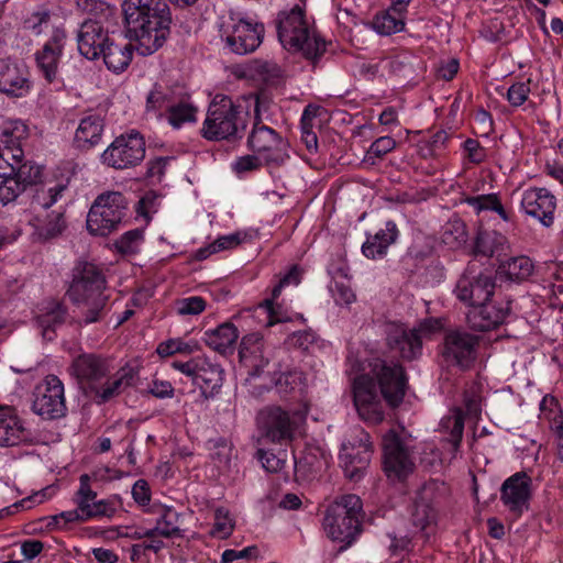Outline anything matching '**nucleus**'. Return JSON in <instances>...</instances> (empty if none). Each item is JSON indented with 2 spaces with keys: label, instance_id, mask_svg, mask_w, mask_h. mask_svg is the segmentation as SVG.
<instances>
[{
  "label": "nucleus",
  "instance_id": "62",
  "mask_svg": "<svg viewBox=\"0 0 563 563\" xmlns=\"http://www.w3.org/2000/svg\"><path fill=\"white\" fill-rule=\"evenodd\" d=\"M395 147L396 141L393 137L380 136L371 144L365 161L367 162L372 159V157L382 158Z\"/></svg>",
  "mask_w": 563,
  "mask_h": 563
},
{
  "label": "nucleus",
  "instance_id": "34",
  "mask_svg": "<svg viewBox=\"0 0 563 563\" xmlns=\"http://www.w3.org/2000/svg\"><path fill=\"white\" fill-rule=\"evenodd\" d=\"M239 338V331L232 322H224L216 329L205 332L203 341L212 350L220 354L232 352Z\"/></svg>",
  "mask_w": 563,
  "mask_h": 563
},
{
  "label": "nucleus",
  "instance_id": "8",
  "mask_svg": "<svg viewBox=\"0 0 563 563\" xmlns=\"http://www.w3.org/2000/svg\"><path fill=\"white\" fill-rule=\"evenodd\" d=\"M442 323L439 319L427 318L412 329L402 324H389L386 331L387 344L391 351L397 352L401 358L412 361L422 353V340L439 331Z\"/></svg>",
  "mask_w": 563,
  "mask_h": 563
},
{
  "label": "nucleus",
  "instance_id": "7",
  "mask_svg": "<svg viewBox=\"0 0 563 563\" xmlns=\"http://www.w3.org/2000/svg\"><path fill=\"white\" fill-rule=\"evenodd\" d=\"M129 211V199L120 191L97 196L87 216V230L92 235L107 236L117 231Z\"/></svg>",
  "mask_w": 563,
  "mask_h": 563
},
{
  "label": "nucleus",
  "instance_id": "59",
  "mask_svg": "<svg viewBox=\"0 0 563 563\" xmlns=\"http://www.w3.org/2000/svg\"><path fill=\"white\" fill-rule=\"evenodd\" d=\"M253 355H249L244 358H241L242 362L250 368V375L260 376L264 368L268 365L271 353L266 347H263Z\"/></svg>",
  "mask_w": 563,
  "mask_h": 563
},
{
  "label": "nucleus",
  "instance_id": "51",
  "mask_svg": "<svg viewBox=\"0 0 563 563\" xmlns=\"http://www.w3.org/2000/svg\"><path fill=\"white\" fill-rule=\"evenodd\" d=\"M22 147L3 148L0 151V177L8 178L14 175L18 163L23 161Z\"/></svg>",
  "mask_w": 563,
  "mask_h": 563
},
{
  "label": "nucleus",
  "instance_id": "35",
  "mask_svg": "<svg viewBox=\"0 0 563 563\" xmlns=\"http://www.w3.org/2000/svg\"><path fill=\"white\" fill-rule=\"evenodd\" d=\"M32 225L34 228L33 238L38 242H46L59 236L66 229V221L63 212L52 211L45 219L36 216L33 219Z\"/></svg>",
  "mask_w": 563,
  "mask_h": 563
},
{
  "label": "nucleus",
  "instance_id": "9",
  "mask_svg": "<svg viewBox=\"0 0 563 563\" xmlns=\"http://www.w3.org/2000/svg\"><path fill=\"white\" fill-rule=\"evenodd\" d=\"M172 367L190 377L206 400L214 398L222 388L224 369L205 355H197L185 362L174 361Z\"/></svg>",
  "mask_w": 563,
  "mask_h": 563
},
{
  "label": "nucleus",
  "instance_id": "64",
  "mask_svg": "<svg viewBox=\"0 0 563 563\" xmlns=\"http://www.w3.org/2000/svg\"><path fill=\"white\" fill-rule=\"evenodd\" d=\"M530 93V82H516L511 85L507 91V99L514 107H519L525 103Z\"/></svg>",
  "mask_w": 563,
  "mask_h": 563
},
{
  "label": "nucleus",
  "instance_id": "44",
  "mask_svg": "<svg viewBox=\"0 0 563 563\" xmlns=\"http://www.w3.org/2000/svg\"><path fill=\"white\" fill-rule=\"evenodd\" d=\"M32 200L31 207L33 211L46 210L52 207L65 190L63 185H54L47 187L45 185L35 186L31 188Z\"/></svg>",
  "mask_w": 563,
  "mask_h": 563
},
{
  "label": "nucleus",
  "instance_id": "1",
  "mask_svg": "<svg viewBox=\"0 0 563 563\" xmlns=\"http://www.w3.org/2000/svg\"><path fill=\"white\" fill-rule=\"evenodd\" d=\"M126 32L137 43V52L148 56L157 52L170 34L172 13L165 0H124Z\"/></svg>",
  "mask_w": 563,
  "mask_h": 563
},
{
  "label": "nucleus",
  "instance_id": "16",
  "mask_svg": "<svg viewBox=\"0 0 563 563\" xmlns=\"http://www.w3.org/2000/svg\"><path fill=\"white\" fill-rule=\"evenodd\" d=\"M477 336L463 331H450L445 334L441 355L448 366L467 369L476 358Z\"/></svg>",
  "mask_w": 563,
  "mask_h": 563
},
{
  "label": "nucleus",
  "instance_id": "49",
  "mask_svg": "<svg viewBox=\"0 0 563 563\" xmlns=\"http://www.w3.org/2000/svg\"><path fill=\"white\" fill-rule=\"evenodd\" d=\"M442 242L450 249H459L467 241L466 224L462 220L449 221L442 233Z\"/></svg>",
  "mask_w": 563,
  "mask_h": 563
},
{
  "label": "nucleus",
  "instance_id": "6",
  "mask_svg": "<svg viewBox=\"0 0 563 563\" xmlns=\"http://www.w3.org/2000/svg\"><path fill=\"white\" fill-rule=\"evenodd\" d=\"M266 100L256 98L254 122L246 145L250 151L263 158L265 165L280 166L289 158L288 143L274 129L262 122L261 111L266 109Z\"/></svg>",
  "mask_w": 563,
  "mask_h": 563
},
{
  "label": "nucleus",
  "instance_id": "36",
  "mask_svg": "<svg viewBox=\"0 0 563 563\" xmlns=\"http://www.w3.org/2000/svg\"><path fill=\"white\" fill-rule=\"evenodd\" d=\"M101 56L109 70L120 74L124 71L132 62L133 45L130 43L115 44L110 41L101 53Z\"/></svg>",
  "mask_w": 563,
  "mask_h": 563
},
{
  "label": "nucleus",
  "instance_id": "4",
  "mask_svg": "<svg viewBox=\"0 0 563 563\" xmlns=\"http://www.w3.org/2000/svg\"><path fill=\"white\" fill-rule=\"evenodd\" d=\"M247 126V112L230 97L217 95L210 102L201 128L208 141L242 139Z\"/></svg>",
  "mask_w": 563,
  "mask_h": 563
},
{
  "label": "nucleus",
  "instance_id": "12",
  "mask_svg": "<svg viewBox=\"0 0 563 563\" xmlns=\"http://www.w3.org/2000/svg\"><path fill=\"white\" fill-rule=\"evenodd\" d=\"M256 421L262 435L274 443L292 441L298 429V421L295 415L279 406L263 408L257 413Z\"/></svg>",
  "mask_w": 563,
  "mask_h": 563
},
{
  "label": "nucleus",
  "instance_id": "60",
  "mask_svg": "<svg viewBox=\"0 0 563 563\" xmlns=\"http://www.w3.org/2000/svg\"><path fill=\"white\" fill-rule=\"evenodd\" d=\"M41 167L31 162L18 163L14 176L26 187L41 178Z\"/></svg>",
  "mask_w": 563,
  "mask_h": 563
},
{
  "label": "nucleus",
  "instance_id": "15",
  "mask_svg": "<svg viewBox=\"0 0 563 563\" xmlns=\"http://www.w3.org/2000/svg\"><path fill=\"white\" fill-rule=\"evenodd\" d=\"M384 471L388 477L402 479L413 471L411 451L399 434L389 430L383 438Z\"/></svg>",
  "mask_w": 563,
  "mask_h": 563
},
{
  "label": "nucleus",
  "instance_id": "17",
  "mask_svg": "<svg viewBox=\"0 0 563 563\" xmlns=\"http://www.w3.org/2000/svg\"><path fill=\"white\" fill-rule=\"evenodd\" d=\"M532 497V479L526 472H517L504 481L500 487V501L514 519L529 509Z\"/></svg>",
  "mask_w": 563,
  "mask_h": 563
},
{
  "label": "nucleus",
  "instance_id": "28",
  "mask_svg": "<svg viewBox=\"0 0 563 563\" xmlns=\"http://www.w3.org/2000/svg\"><path fill=\"white\" fill-rule=\"evenodd\" d=\"M29 432L12 407L0 408V445L14 446L26 440Z\"/></svg>",
  "mask_w": 563,
  "mask_h": 563
},
{
  "label": "nucleus",
  "instance_id": "22",
  "mask_svg": "<svg viewBox=\"0 0 563 563\" xmlns=\"http://www.w3.org/2000/svg\"><path fill=\"white\" fill-rule=\"evenodd\" d=\"M521 210L529 217L549 228L554 222L556 198L547 188L530 187L522 192Z\"/></svg>",
  "mask_w": 563,
  "mask_h": 563
},
{
  "label": "nucleus",
  "instance_id": "42",
  "mask_svg": "<svg viewBox=\"0 0 563 563\" xmlns=\"http://www.w3.org/2000/svg\"><path fill=\"white\" fill-rule=\"evenodd\" d=\"M441 428L449 433L448 442L452 445V453L456 454L460 449L464 431V413L456 408L448 417L441 420Z\"/></svg>",
  "mask_w": 563,
  "mask_h": 563
},
{
  "label": "nucleus",
  "instance_id": "19",
  "mask_svg": "<svg viewBox=\"0 0 563 563\" xmlns=\"http://www.w3.org/2000/svg\"><path fill=\"white\" fill-rule=\"evenodd\" d=\"M353 400L358 416L368 423H379L384 411L376 385L369 375L362 374L353 380Z\"/></svg>",
  "mask_w": 563,
  "mask_h": 563
},
{
  "label": "nucleus",
  "instance_id": "32",
  "mask_svg": "<svg viewBox=\"0 0 563 563\" xmlns=\"http://www.w3.org/2000/svg\"><path fill=\"white\" fill-rule=\"evenodd\" d=\"M66 317L67 308L58 301H49L43 307L36 322L44 340L55 339L56 330L64 324Z\"/></svg>",
  "mask_w": 563,
  "mask_h": 563
},
{
  "label": "nucleus",
  "instance_id": "46",
  "mask_svg": "<svg viewBox=\"0 0 563 563\" xmlns=\"http://www.w3.org/2000/svg\"><path fill=\"white\" fill-rule=\"evenodd\" d=\"M465 202L473 207L474 210L479 213L485 210L495 211L499 214V217L505 220L509 221L510 217L509 213L505 210L503 207L500 199L498 195L496 194H488V195H478V196H472L465 198Z\"/></svg>",
  "mask_w": 563,
  "mask_h": 563
},
{
  "label": "nucleus",
  "instance_id": "45",
  "mask_svg": "<svg viewBox=\"0 0 563 563\" xmlns=\"http://www.w3.org/2000/svg\"><path fill=\"white\" fill-rule=\"evenodd\" d=\"M175 96L169 88L155 86L146 98V111L161 115L163 111H169Z\"/></svg>",
  "mask_w": 563,
  "mask_h": 563
},
{
  "label": "nucleus",
  "instance_id": "3",
  "mask_svg": "<svg viewBox=\"0 0 563 563\" xmlns=\"http://www.w3.org/2000/svg\"><path fill=\"white\" fill-rule=\"evenodd\" d=\"M276 29L282 45L288 51L301 52L307 59L316 62L325 52V42L314 34L299 5L280 12Z\"/></svg>",
  "mask_w": 563,
  "mask_h": 563
},
{
  "label": "nucleus",
  "instance_id": "33",
  "mask_svg": "<svg viewBox=\"0 0 563 563\" xmlns=\"http://www.w3.org/2000/svg\"><path fill=\"white\" fill-rule=\"evenodd\" d=\"M398 235L396 223L387 221L385 229H380L374 235H368L362 245L363 254L371 260L380 258L386 255L387 249Z\"/></svg>",
  "mask_w": 563,
  "mask_h": 563
},
{
  "label": "nucleus",
  "instance_id": "27",
  "mask_svg": "<svg viewBox=\"0 0 563 563\" xmlns=\"http://www.w3.org/2000/svg\"><path fill=\"white\" fill-rule=\"evenodd\" d=\"M64 46L65 42H46L43 45L42 49L38 51L35 55L36 64L41 74L49 84L57 82L63 86L65 85V79L60 76L58 71V63Z\"/></svg>",
  "mask_w": 563,
  "mask_h": 563
},
{
  "label": "nucleus",
  "instance_id": "47",
  "mask_svg": "<svg viewBox=\"0 0 563 563\" xmlns=\"http://www.w3.org/2000/svg\"><path fill=\"white\" fill-rule=\"evenodd\" d=\"M29 134L27 126L20 120L5 121L1 129V140L4 144L3 148L21 147V142Z\"/></svg>",
  "mask_w": 563,
  "mask_h": 563
},
{
  "label": "nucleus",
  "instance_id": "61",
  "mask_svg": "<svg viewBox=\"0 0 563 563\" xmlns=\"http://www.w3.org/2000/svg\"><path fill=\"white\" fill-rule=\"evenodd\" d=\"M172 159L173 158L168 156H159L154 159H150L146 164V179L152 184L161 183L165 174L166 167Z\"/></svg>",
  "mask_w": 563,
  "mask_h": 563
},
{
  "label": "nucleus",
  "instance_id": "24",
  "mask_svg": "<svg viewBox=\"0 0 563 563\" xmlns=\"http://www.w3.org/2000/svg\"><path fill=\"white\" fill-rule=\"evenodd\" d=\"M110 41L108 30L96 20L82 22L77 34L79 53L90 60L99 58Z\"/></svg>",
  "mask_w": 563,
  "mask_h": 563
},
{
  "label": "nucleus",
  "instance_id": "20",
  "mask_svg": "<svg viewBox=\"0 0 563 563\" xmlns=\"http://www.w3.org/2000/svg\"><path fill=\"white\" fill-rule=\"evenodd\" d=\"M97 493L90 486V476L82 474L79 477V488L74 501L82 510L85 521L93 518H112L121 504L119 496L96 500Z\"/></svg>",
  "mask_w": 563,
  "mask_h": 563
},
{
  "label": "nucleus",
  "instance_id": "38",
  "mask_svg": "<svg viewBox=\"0 0 563 563\" xmlns=\"http://www.w3.org/2000/svg\"><path fill=\"white\" fill-rule=\"evenodd\" d=\"M507 238L497 231H479L477 233L474 252L483 256H500L505 252Z\"/></svg>",
  "mask_w": 563,
  "mask_h": 563
},
{
  "label": "nucleus",
  "instance_id": "56",
  "mask_svg": "<svg viewBox=\"0 0 563 563\" xmlns=\"http://www.w3.org/2000/svg\"><path fill=\"white\" fill-rule=\"evenodd\" d=\"M207 302L200 296H191L177 300L176 311L180 316H197L206 309Z\"/></svg>",
  "mask_w": 563,
  "mask_h": 563
},
{
  "label": "nucleus",
  "instance_id": "13",
  "mask_svg": "<svg viewBox=\"0 0 563 563\" xmlns=\"http://www.w3.org/2000/svg\"><path fill=\"white\" fill-rule=\"evenodd\" d=\"M264 33V24L252 19H231L223 30L228 47L240 55L254 52L262 44Z\"/></svg>",
  "mask_w": 563,
  "mask_h": 563
},
{
  "label": "nucleus",
  "instance_id": "14",
  "mask_svg": "<svg viewBox=\"0 0 563 563\" xmlns=\"http://www.w3.org/2000/svg\"><path fill=\"white\" fill-rule=\"evenodd\" d=\"M495 279L488 272L475 274L468 266L456 283L454 292L457 299L471 308L489 301L495 292Z\"/></svg>",
  "mask_w": 563,
  "mask_h": 563
},
{
  "label": "nucleus",
  "instance_id": "39",
  "mask_svg": "<svg viewBox=\"0 0 563 563\" xmlns=\"http://www.w3.org/2000/svg\"><path fill=\"white\" fill-rule=\"evenodd\" d=\"M277 298H268L254 307L253 309L245 310L244 313L257 321L260 325L272 327L276 323L287 322L289 318L285 316L280 307L275 306L274 301Z\"/></svg>",
  "mask_w": 563,
  "mask_h": 563
},
{
  "label": "nucleus",
  "instance_id": "23",
  "mask_svg": "<svg viewBox=\"0 0 563 563\" xmlns=\"http://www.w3.org/2000/svg\"><path fill=\"white\" fill-rule=\"evenodd\" d=\"M32 88L26 65L10 58L0 59V93L10 98L26 96Z\"/></svg>",
  "mask_w": 563,
  "mask_h": 563
},
{
  "label": "nucleus",
  "instance_id": "11",
  "mask_svg": "<svg viewBox=\"0 0 563 563\" xmlns=\"http://www.w3.org/2000/svg\"><path fill=\"white\" fill-rule=\"evenodd\" d=\"M32 410L43 419L62 418L67 412L65 388L56 375H47L33 391Z\"/></svg>",
  "mask_w": 563,
  "mask_h": 563
},
{
  "label": "nucleus",
  "instance_id": "25",
  "mask_svg": "<svg viewBox=\"0 0 563 563\" xmlns=\"http://www.w3.org/2000/svg\"><path fill=\"white\" fill-rule=\"evenodd\" d=\"M24 27L33 35L49 34L47 42H66V31L56 14L45 8L32 12L24 21Z\"/></svg>",
  "mask_w": 563,
  "mask_h": 563
},
{
  "label": "nucleus",
  "instance_id": "18",
  "mask_svg": "<svg viewBox=\"0 0 563 563\" xmlns=\"http://www.w3.org/2000/svg\"><path fill=\"white\" fill-rule=\"evenodd\" d=\"M111 372V365L108 358L95 354L82 353L75 357L68 367V373L78 384L88 388L91 393L100 385Z\"/></svg>",
  "mask_w": 563,
  "mask_h": 563
},
{
  "label": "nucleus",
  "instance_id": "40",
  "mask_svg": "<svg viewBox=\"0 0 563 563\" xmlns=\"http://www.w3.org/2000/svg\"><path fill=\"white\" fill-rule=\"evenodd\" d=\"M411 520L413 526L419 528L421 531H426L435 523L437 510L431 505L426 490L419 494L413 503Z\"/></svg>",
  "mask_w": 563,
  "mask_h": 563
},
{
  "label": "nucleus",
  "instance_id": "2",
  "mask_svg": "<svg viewBox=\"0 0 563 563\" xmlns=\"http://www.w3.org/2000/svg\"><path fill=\"white\" fill-rule=\"evenodd\" d=\"M67 296L80 311L79 325L102 321L110 311L106 276L97 265L79 262L73 269V278Z\"/></svg>",
  "mask_w": 563,
  "mask_h": 563
},
{
  "label": "nucleus",
  "instance_id": "21",
  "mask_svg": "<svg viewBox=\"0 0 563 563\" xmlns=\"http://www.w3.org/2000/svg\"><path fill=\"white\" fill-rule=\"evenodd\" d=\"M382 396L391 407L404 400L408 387V378L404 367L394 362H382L374 368Z\"/></svg>",
  "mask_w": 563,
  "mask_h": 563
},
{
  "label": "nucleus",
  "instance_id": "26",
  "mask_svg": "<svg viewBox=\"0 0 563 563\" xmlns=\"http://www.w3.org/2000/svg\"><path fill=\"white\" fill-rule=\"evenodd\" d=\"M509 313V307H497L490 301L470 308L466 319L470 327L477 331H489L501 324Z\"/></svg>",
  "mask_w": 563,
  "mask_h": 563
},
{
  "label": "nucleus",
  "instance_id": "29",
  "mask_svg": "<svg viewBox=\"0 0 563 563\" xmlns=\"http://www.w3.org/2000/svg\"><path fill=\"white\" fill-rule=\"evenodd\" d=\"M373 450L361 449L354 450L351 443L345 448H341L339 460L345 476L352 482H358L365 474Z\"/></svg>",
  "mask_w": 563,
  "mask_h": 563
},
{
  "label": "nucleus",
  "instance_id": "63",
  "mask_svg": "<svg viewBox=\"0 0 563 563\" xmlns=\"http://www.w3.org/2000/svg\"><path fill=\"white\" fill-rule=\"evenodd\" d=\"M265 347L263 336L258 332H253L247 335H244L241 341L240 347V358H244L249 355H253L257 352H261Z\"/></svg>",
  "mask_w": 563,
  "mask_h": 563
},
{
  "label": "nucleus",
  "instance_id": "53",
  "mask_svg": "<svg viewBox=\"0 0 563 563\" xmlns=\"http://www.w3.org/2000/svg\"><path fill=\"white\" fill-rule=\"evenodd\" d=\"M143 239V230L133 229L123 233L115 241V247L121 254H135L139 251Z\"/></svg>",
  "mask_w": 563,
  "mask_h": 563
},
{
  "label": "nucleus",
  "instance_id": "50",
  "mask_svg": "<svg viewBox=\"0 0 563 563\" xmlns=\"http://www.w3.org/2000/svg\"><path fill=\"white\" fill-rule=\"evenodd\" d=\"M199 350L197 342H185L181 339H169L161 342L156 349L157 354L161 357H168L176 353L180 354H192Z\"/></svg>",
  "mask_w": 563,
  "mask_h": 563
},
{
  "label": "nucleus",
  "instance_id": "48",
  "mask_svg": "<svg viewBox=\"0 0 563 563\" xmlns=\"http://www.w3.org/2000/svg\"><path fill=\"white\" fill-rule=\"evenodd\" d=\"M372 26L380 35H390L404 30L405 20L386 10L375 15Z\"/></svg>",
  "mask_w": 563,
  "mask_h": 563
},
{
  "label": "nucleus",
  "instance_id": "55",
  "mask_svg": "<svg viewBox=\"0 0 563 563\" xmlns=\"http://www.w3.org/2000/svg\"><path fill=\"white\" fill-rule=\"evenodd\" d=\"M26 187L13 175L4 178L0 184V201L7 205L15 200Z\"/></svg>",
  "mask_w": 563,
  "mask_h": 563
},
{
  "label": "nucleus",
  "instance_id": "52",
  "mask_svg": "<svg viewBox=\"0 0 563 563\" xmlns=\"http://www.w3.org/2000/svg\"><path fill=\"white\" fill-rule=\"evenodd\" d=\"M234 529L233 519L230 516V511L224 507H218L214 510V523L211 530V536L219 539L229 538Z\"/></svg>",
  "mask_w": 563,
  "mask_h": 563
},
{
  "label": "nucleus",
  "instance_id": "43",
  "mask_svg": "<svg viewBox=\"0 0 563 563\" xmlns=\"http://www.w3.org/2000/svg\"><path fill=\"white\" fill-rule=\"evenodd\" d=\"M197 108L190 101L188 96L173 101L167 113V120L174 128H180L186 122L196 120Z\"/></svg>",
  "mask_w": 563,
  "mask_h": 563
},
{
  "label": "nucleus",
  "instance_id": "41",
  "mask_svg": "<svg viewBox=\"0 0 563 563\" xmlns=\"http://www.w3.org/2000/svg\"><path fill=\"white\" fill-rule=\"evenodd\" d=\"M178 514L172 508H163L161 517L157 519L156 527L146 530L143 534H139L137 538L146 537L151 538L159 534L164 538H172L180 534V529L177 526Z\"/></svg>",
  "mask_w": 563,
  "mask_h": 563
},
{
  "label": "nucleus",
  "instance_id": "37",
  "mask_svg": "<svg viewBox=\"0 0 563 563\" xmlns=\"http://www.w3.org/2000/svg\"><path fill=\"white\" fill-rule=\"evenodd\" d=\"M533 269L532 261L528 256L519 255L500 262L498 274L508 280L520 283L527 280Z\"/></svg>",
  "mask_w": 563,
  "mask_h": 563
},
{
  "label": "nucleus",
  "instance_id": "5",
  "mask_svg": "<svg viewBox=\"0 0 563 563\" xmlns=\"http://www.w3.org/2000/svg\"><path fill=\"white\" fill-rule=\"evenodd\" d=\"M363 518L361 498L353 494L343 495L327 507L323 529L331 540L347 547L361 534Z\"/></svg>",
  "mask_w": 563,
  "mask_h": 563
},
{
  "label": "nucleus",
  "instance_id": "54",
  "mask_svg": "<svg viewBox=\"0 0 563 563\" xmlns=\"http://www.w3.org/2000/svg\"><path fill=\"white\" fill-rule=\"evenodd\" d=\"M263 164V158L253 153L236 157L231 168L236 176L243 177L247 173L258 170Z\"/></svg>",
  "mask_w": 563,
  "mask_h": 563
},
{
  "label": "nucleus",
  "instance_id": "10",
  "mask_svg": "<svg viewBox=\"0 0 563 563\" xmlns=\"http://www.w3.org/2000/svg\"><path fill=\"white\" fill-rule=\"evenodd\" d=\"M145 157V141L137 131L117 136L101 154L103 165L122 170L139 165Z\"/></svg>",
  "mask_w": 563,
  "mask_h": 563
},
{
  "label": "nucleus",
  "instance_id": "57",
  "mask_svg": "<svg viewBox=\"0 0 563 563\" xmlns=\"http://www.w3.org/2000/svg\"><path fill=\"white\" fill-rule=\"evenodd\" d=\"M302 383V373L299 371H288L279 375L276 379V388L279 394L288 395Z\"/></svg>",
  "mask_w": 563,
  "mask_h": 563
},
{
  "label": "nucleus",
  "instance_id": "30",
  "mask_svg": "<svg viewBox=\"0 0 563 563\" xmlns=\"http://www.w3.org/2000/svg\"><path fill=\"white\" fill-rule=\"evenodd\" d=\"M137 377V372L132 366L121 367L103 385L100 383L93 394L98 404H103L120 395L125 388L132 386Z\"/></svg>",
  "mask_w": 563,
  "mask_h": 563
},
{
  "label": "nucleus",
  "instance_id": "31",
  "mask_svg": "<svg viewBox=\"0 0 563 563\" xmlns=\"http://www.w3.org/2000/svg\"><path fill=\"white\" fill-rule=\"evenodd\" d=\"M103 129V117L96 112H88L79 121L75 133V142L79 147L90 148L100 142Z\"/></svg>",
  "mask_w": 563,
  "mask_h": 563
},
{
  "label": "nucleus",
  "instance_id": "58",
  "mask_svg": "<svg viewBox=\"0 0 563 563\" xmlns=\"http://www.w3.org/2000/svg\"><path fill=\"white\" fill-rule=\"evenodd\" d=\"M351 443L354 450L360 451L361 449L373 450V444L369 440V434L361 427H353L350 429L345 440L341 448H345Z\"/></svg>",
  "mask_w": 563,
  "mask_h": 563
}]
</instances>
